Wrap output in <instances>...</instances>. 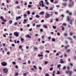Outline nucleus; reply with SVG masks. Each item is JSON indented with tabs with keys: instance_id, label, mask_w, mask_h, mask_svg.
<instances>
[{
	"instance_id": "obj_1",
	"label": "nucleus",
	"mask_w": 76,
	"mask_h": 76,
	"mask_svg": "<svg viewBox=\"0 0 76 76\" xmlns=\"http://www.w3.org/2000/svg\"><path fill=\"white\" fill-rule=\"evenodd\" d=\"M71 18V17L68 16L67 18V19L68 21H69V23L71 24V25H72L73 24V20H71V21L70 22V19Z\"/></svg>"
},
{
	"instance_id": "obj_2",
	"label": "nucleus",
	"mask_w": 76,
	"mask_h": 76,
	"mask_svg": "<svg viewBox=\"0 0 76 76\" xmlns=\"http://www.w3.org/2000/svg\"><path fill=\"white\" fill-rule=\"evenodd\" d=\"M50 14H48V13L47 12H46L45 14V18H50Z\"/></svg>"
},
{
	"instance_id": "obj_3",
	"label": "nucleus",
	"mask_w": 76,
	"mask_h": 76,
	"mask_svg": "<svg viewBox=\"0 0 76 76\" xmlns=\"http://www.w3.org/2000/svg\"><path fill=\"white\" fill-rule=\"evenodd\" d=\"M1 64L3 66H7V62L3 61L1 63Z\"/></svg>"
},
{
	"instance_id": "obj_4",
	"label": "nucleus",
	"mask_w": 76,
	"mask_h": 76,
	"mask_svg": "<svg viewBox=\"0 0 76 76\" xmlns=\"http://www.w3.org/2000/svg\"><path fill=\"white\" fill-rule=\"evenodd\" d=\"M67 73L68 74H69V76H71L72 75V72L71 71L68 70L67 71Z\"/></svg>"
},
{
	"instance_id": "obj_5",
	"label": "nucleus",
	"mask_w": 76,
	"mask_h": 76,
	"mask_svg": "<svg viewBox=\"0 0 76 76\" xmlns=\"http://www.w3.org/2000/svg\"><path fill=\"white\" fill-rule=\"evenodd\" d=\"M3 72L4 73H6L7 72V71H8V69H7V68H4L3 70Z\"/></svg>"
},
{
	"instance_id": "obj_6",
	"label": "nucleus",
	"mask_w": 76,
	"mask_h": 76,
	"mask_svg": "<svg viewBox=\"0 0 76 76\" xmlns=\"http://www.w3.org/2000/svg\"><path fill=\"white\" fill-rule=\"evenodd\" d=\"M34 49L35 51H36V52H38V50H39L38 48H37V47H35L34 48Z\"/></svg>"
},
{
	"instance_id": "obj_7",
	"label": "nucleus",
	"mask_w": 76,
	"mask_h": 76,
	"mask_svg": "<svg viewBox=\"0 0 76 76\" xmlns=\"http://www.w3.org/2000/svg\"><path fill=\"white\" fill-rule=\"evenodd\" d=\"M14 34L15 36V37H19V34H18V33H17V32H15Z\"/></svg>"
},
{
	"instance_id": "obj_8",
	"label": "nucleus",
	"mask_w": 76,
	"mask_h": 76,
	"mask_svg": "<svg viewBox=\"0 0 76 76\" xmlns=\"http://www.w3.org/2000/svg\"><path fill=\"white\" fill-rule=\"evenodd\" d=\"M67 14H68V15H69L70 16H72V13L70 12L69 10L67 11Z\"/></svg>"
},
{
	"instance_id": "obj_9",
	"label": "nucleus",
	"mask_w": 76,
	"mask_h": 76,
	"mask_svg": "<svg viewBox=\"0 0 76 76\" xmlns=\"http://www.w3.org/2000/svg\"><path fill=\"white\" fill-rule=\"evenodd\" d=\"M45 13L44 12L42 11L41 12H40L39 15H42L44 14Z\"/></svg>"
},
{
	"instance_id": "obj_10",
	"label": "nucleus",
	"mask_w": 76,
	"mask_h": 76,
	"mask_svg": "<svg viewBox=\"0 0 76 76\" xmlns=\"http://www.w3.org/2000/svg\"><path fill=\"white\" fill-rule=\"evenodd\" d=\"M69 1L70 2V3H72V4H74V2H73V0H69Z\"/></svg>"
},
{
	"instance_id": "obj_11",
	"label": "nucleus",
	"mask_w": 76,
	"mask_h": 76,
	"mask_svg": "<svg viewBox=\"0 0 76 76\" xmlns=\"http://www.w3.org/2000/svg\"><path fill=\"white\" fill-rule=\"evenodd\" d=\"M18 19H21V17L20 16H18V17H16V20H18Z\"/></svg>"
},
{
	"instance_id": "obj_12",
	"label": "nucleus",
	"mask_w": 76,
	"mask_h": 76,
	"mask_svg": "<svg viewBox=\"0 0 76 76\" xmlns=\"http://www.w3.org/2000/svg\"><path fill=\"white\" fill-rule=\"evenodd\" d=\"M20 41H21L22 42H24V41H25V39H23V38H22L20 39Z\"/></svg>"
},
{
	"instance_id": "obj_13",
	"label": "nucleus",
	"mask_w": 76,
	"mask_h": 76,
	"mask_svg": "<svg viewBox=\"0 0 76 76\" xmlns=\"http://www.w3.org/2000/svg\"><path fill=\"white\" fill-rule=\"evenodd\" d=\"M26 37L28 38H31V37L29 35V34H27L26 35Z\"/></svg>"
},
{
	"instance_id": "obj_14",
	"label": "nucleus",
	"mask_w": 76,
	"mask_h": 76,
	"mask_svg": "<svg viewBox=\"0 0 76 76\" xmlns=\"http://www.w3.org/2000/svg\"><path fill=\"white\" fill-rule=\"evenodd\" d=\"M61 27L62 28H61V30H62V31H64V30L65 29V28L63 26H61Z\"/></svg>"
},
{
	"instance_id": "obj_15",
	"label": "nucleus",
	"mask_w": 76,
	"mask_h": 76,
	"mask_svg": "<svg viewBox=\"0 0 76 76\" xmlns=\"http://www.w3.org/2000/svg\"><path fill=\"white\" fill-rule=\"evenodd\" d=\"M52 41L53 42H55L56 41V39L55 38H53L52 39Z\"/></svg>"
},
{
	"instance_id": "obj_16",
	"label": "nucleus",
	"mask_w": 76,
	"mask_h": 76,
	"mask_svg": "<svg viewBox=\"0 0 76 76\" xmlns=\"http://www.w3.org/2000/svg\"><path fill=\"white\" fill-rule=\"evenodd\" d=\"M72 5L70 4H69L68 5V7H72Z\"/></svg>"
},
{
	"instance_id": "obj_17",
	"label": "nucleus",
	"mask_w": 76,
	"mask_h": 76,
	"mask_svg": "<svg viewBox=\"0 0 76 76\" xmlns=\"http://www.w3.org/2000/svg\"><path fill=\"white\" fill-rule=\"evenodd\" d=\"M26 22H27V20L25 19L24 20L23 23H26Z\"/></svg>"
},
{
	"instance_id": "obj_18",
	"label": "nucleus",
	"mask_w": 76,
	"mask_h": 76,
	"mask_svg": "<svg viewBox=\"0 0 76 76\" xmlns=\"http://www.w3.org/2000/svg\"><path fill=\"white\" fill-rule=\"evenodd\" d=\"M12 20H10L9 21V24H10V25H11V24H12Z\"/></svg>"
},
{
	"instance_id": "obj_19",
	"label": "nucleus",
	"mask_w": 76,
	"mask_h": 76,
	"mask_svg": "<svg viewBox=\"0 0 76 76\" xmlns=\"http://www.w3.org/2000/svg\"><path fill=\"white\" fill-rule=\"evenodd\" d=\"M67 38L69 40H72L73 39L72 38L70 37H68Z\"/></svg>"
},
{
	"instance_id": "obj_20",
	"label": "nucleus",
	"mask_w": 76,
	"mask_h": 76,
	"mask_svg": "<svg viewBox=\"0 0 76 76\" xmlns=\"http://www.w3.org/2000/svg\"><path fill=\"white\" fill-rule=\"evenodd\" d=\"M35 17H36V18H39V15H36L35 16Z\"/></svg>"
},
{
	"instance_id": "obj_21",
	"label": "nucleus",
	"mask_w": 76,
	"mask_h": 76,
	"mask_svg": "<svg viewBox=\"0 0 76 76\" xmlns=\"http://www.w3.org/2000/svg\"><path fill=\"white\" fill-rule=\"evenodd\" d=\"M28 6L29 8H31L32 7V5H28Z\"/></svg>"
},
{
	"instance_id": "obj_22",
	"label": "nucleus",
	"mask_w": 76,
	"mask_h": 76,
	"mask_svg": "<svg viewBox=\"0 0 76 76\" xmlns=\"http://www.w3.org/2000/svg\"><path fill=\"white\" fill-rule=\"evenodd\" d=\"M38 56L39 57H43V55H41L40 54H39L38 55Z\"/></svg>"
},
{
	"instance_id": "obj_23",
	"label": "nucleus",
	"mask_w": 76,
	"mask_h": 76,
	"mask_svg": "<svg viewBox=\"0 0 76 76\" xmlns=\"http://www.w3.org/2000/svg\"><path fill=\"white\" fill-rule=\"evenodd\" d=\"M60 63L62 64H63V63H64V62L63 61H61L60 62Z\"/></svg>"
},
{
	"instance_id": "obj_24",
	"label": "nucleus",
	"mask_w": 76,
	"mask_h": 76,
	"mask_svg": "<svg viewBox=\"0 0 76 76\" xmlns=\"http://www.w3.org/2000/svg\"><path fill=\"white\" fill-rule=\"evenodd\" d=\"M43 26L44 27H45V28H48V27H47L46 25L45 26V25H44Z\"/></svg>"
},
{
	"instance_id": "obj_25",
	"label": "nucleus",
	"mask_w": 76,
	"mask_h": 76,
	"mask_svg": "<svg viewBox=\"0 0 76 76\" xmlns=\"http://www.w3.org/2000/svg\"><path fill=\"white\" fill-rule=\"evenodd\" d=\"M61 67V65L59 64L57 65L58 68H59V67Z\"/></svg>"
},
{
	"instance_id": "obj_26",
	"label": "nucleus",
	"mask_w": 76,
	"mask_h": 76,
	"mask_svg": "<svg viewBox=\"0 0 76 76\" xmlns=\"http://www.w3.org/2000/svg\"><path fill=\"white\" fill-rule=\"evenodd\" d=\"M53 70V67H51L50 69V71H52Z\"/></svg>"
},
{
	"instance_id": "obj_27",
	"label": "nucleus",
	"mask_w": 76,
	"mask_h": 76,
	"mask_svg": "<svg viewBox=\"0 0 76 76\" xmlns=\"http://www.w3.org/2000/svg\"><path fill=\"white\" fill-rule=\"evenodd\" d=\"M73 33L72 32H71L70 34H69L71 36L72 35H73Z\"/></svg>"
},
{
	"instance_id": "obj_28",
	"label": "nucleus",
	"mask_w": 76,
	"mask_h": 76,
	"mask_svg": "<svg viewBox=\"0 0 76 76\" xmlns=\"http://www.w3.org/2000/svg\"><path fill=\"white\" fill-rule=\"evenodd\" d=\"M53 29H56V28H57V27L55 26H53Z\"/></svg>"
},
{
	"instance_id": "obj_29",
	"label": "nucleus",
	"mask_w": 76,
	"mask_h": 76,
	"mask_svg": "<svg viewBox=\"0 0 76 76\" xmlns=\"http://www.w3.org/2000/svg\"><path fill=\"white\" fill-rule=\"evenodd\" d=\"M22 46L21 45H20L19 46V48H20V49H22Z\"/></svg>"
},
{
	"instance_id": "obj_30",
	"label": "nucleus",
	"mask_w": 76,
	"mask_h": 76,
	"mask_svg": "<svg viewBox=\"0 0 76 76\" xmlns=\"http://www.w3.org/2000/svg\"><path fill=\"white\" fill-rule=\"evenodd\" d=\"M3 20V21H4V22H6V21H7V20H4V18H3V20Z\"/></svg>"
},
{
	"instance_id": "obj_31",
	"label": "nucleus",
	"mask_w": 76,
	"mask_h": 76,
	"mask_svg": "<svg viewBox=\"0 0 76 76\" xmlns=\"http://www.w3.org/2000/svg\"><path fill=\"white\" fill-rule=\"evenodd\" d=\"M39 21L38 20H36L35 21V22L36 23H38Z\"/></svg>"
},
{
	"instance_id": "obj_32",
	"label": "nucleus",
	"mask_w": 76,
	"mask_h": 76,
	"mask_svg": "<svg viewBox=\"0 0 76 76\" xmlns=\"http://www.w3.org/2000/svg\"><path fill=\"white\" fill-rule=\"evenodd\" d=\"M17 24H18V23H17V22H15L14 23V25H15V26H16V25H17Z\"/></svg>"
},
{
	"instance_id": "obj_33",
	"label": "nucleus",
	"mask_w": 76,
	"mask_h": 76,
	"mask_svg": "<svg viewBox=\"0 0 76 76\" xmlns=\"http://www.w3.org/2000/svg\"><path fill=\"white\" fill-rule=\"evenodd\" d=\"M37 27H39L40 26H41V24L39 25H36Z\"/></svg>"
},
{
	"instance_id": "obj_34",
	"label": "nucleus",
	"mask_w": 76,
	"mask_h": 76,
	"mask_svg": "<svg viewBox=\"0 0 76 76\" xmlns=\"http://www.w3.org/2000/svg\"><path fill=\"white\" fill-rule=\"evenodd\" d=\"M27 13L28 15H30V11H28Z\"/></svg>"
},
{
	"instance_id": "obj_35",
	"label": "nucleus",
	"mask_w": 76,
	"mask_h": 76,
	"mask_svg": "<svg viewBox=\"0 0 76 76\" xmlns=\"http://www.w3.org/2000/svg\"><path fill=\"white\" fill-rule=\"evenodd\" d=\"M23 16H24V17H27V15L26 14H24L23 15Z\"/></svg>"
},
{
	"instance_id": "obj_36",
	"label": "nucleus",
	"mask_w": 76,
	"mask_h": 76,
	"mask_svg": "<svg viewBox=\"0 0 76 76\" xmlns=\"http://www.w3.org/2000/svg\"><path fill=\"white\" fill-rule=\"evenodd\" d=\"M53 10V7H51L50 8V10Z\"/></svg>"
},
{
	"instance_id": "obj_37",
	"label": "nucleus",
	"mask_w": 76,
	"mask_h": 76,
	"mask_svg": "<svg viewBox=\"0 0 76 76\" xmlns=\"http://www.w3.org/2000/svg\"><path fill=\"white\" fill-rule=\"evenodd\" d=\"M45 76H49V74L48 73H47L45 74Z\"/></svg>"
},
{
	"instance_id": "obj_38",
	"label": "nucleus",
	"mask_w": 76,
	"mask_h": 76,
	"mask_svg": "<svg viewBox=\"0 0 76 76\" xmlns=\"http://www.w3.org/2000/svg\"><path fill=\"white\" fill-rule=\"evenodd\" d=\"M58 1H56L54 2V4H57V3H58Z\"/></svg>"
},
{
	"instance_id": "obj_39",
	"label": "nucleus",
	"mask_w": 76,
	"mask_h": 76,
	"mask_svg": "<svg viewBox=\"0 0 76 76\" xmlns=\"http://www.w3.org/2000/svg\"><path fill=\"white\" fill-rule=\"evenodd\" d=\"M12 63L13 64H14V65H15V64H16V62H12Z\"/></svg>"
},
{
	"instance_id": "obj_40",
	"label": "nucleus",
	"mask_w": 76,
	"mask_h": 76,
	"mask_svg": "<svg viewBox=\"0 0 76 76\" xmlns=\"http://www.w3.org/2000/svg\"><path fill=\"white\" fill-rule=\"evenodd\" d=\"M46 53H50V51L49 50H46Z\"/></svg>"
},
{
	"instance_id": "obj_41",
	"label": "nucleus",
	"mask_w": 76,
	"mask_h": 76,
	"mask_svg": "<svg viewBox=\"0 0 76 76\" xmlns=\"http://www.w3.org/2000/svg\"><path fill=\"white\" fill-rule=\"evenodd\" d=\"M0 18L1 20H2L3 19V16H1Z\"/></svg>"
},
{
	"instance_id": "obj_42",
	"label": "nucleus",
	"mask_w": 76,
	"mask_h": 76,
	"mask_svg": "<svg viewBox=\"0 0 76 76\" xmlns=\"http://www.w3.org/2000/svg\"><path fill=\"white\" fill-rule=\"evenodd\" d=\"M18 3H19V2H18V1H16L15 2V4H18Z\"/></svg>"
},
{
	"instance_id": "obj_43",
	"label": "nucleus",
	"mask_w": 76,
	"mask_h": 76,
	"mask_svg": "<svg viewBox=\"0 0 76 76\" xmlns=\"http://www.w3.org/2000/svg\"><path fill=\"white\" fill-rule=\"evenodd\" d=\"M5 51H7V49L6 48H5Z\"/></svg>"
},
{
	"instance_id": "obj_44",
	"label": "nucleus",
	"mask_w": 76,
	"mask_h": 76,
	"mask_svg": "<svg viewBox=\"0 0 76 76\" xmlns=\"http://www.w3.org/2000/svg\"><path fill=\"white\" fill-rule=\"evenodd\" d=\"M48 64V61H45V64Z\"/></svg>"
},
{
	"instance_id": "obj_45",
	"label": "nucleus",
	"mask_w": 76,
	"mask_h": 76,
	"mask_svg": "<svg viewBox=\"0 0 76 76\" xmlns=\"http://www.w3.org/2000/svg\"><path fill=\"white\" fill-rule=\"evenodd\" d=\"M51 37L50 36L48 37V39H49L50 40V39H51Z\"/></svg>"
},
{
	"instance_id": "obj_46",
	"label": "nucleus",
	"mask_w": 76,
	"mask_h": 76,
	"mask_svg": "<svg viewBox=\"0 0 76 76\" xmlns=\"http://www.w3.org/2000/svg\"><path fill=\"white\" fill-rule=\"evenodd\" d=\"M40 31H41V32H42V31H43V29L41 28L40 30Z\"/></svg>"
},
{
	"instance_id": "obj_47",
	"label": "nucleus",
	"mask_w": 76,
	"mask_h": 76,
	"mask_svg": "<svg viewBox=\"0 0 76 76\" xmlns=\"http://www.w3.org/2000/svg\"><path fill=\"white\" fill-rule=\"evenodd\" d=\"M70 66H73V64L71 63H70Z\"/></svg>"
},
{
	"instance_id": "obj_48",
	"label": "nucleus",
	"mask_w": 76,
	"mask_h": 76,
	"mask_svg": "<svg viewBox=\"0 0 76 76\" xmlns=\"http://www.w3.org/2000/svg\"><path fill=\"white\" fill-rule=\"evenodd\" d=\"M57 74L58 75V74H60V72H59V71H57Z\"/></svg>"
},
{
	"instance_id": "obj_49",
	"label": "nucleus",
	"mask_w": 76,
	"mask_h": 76,
	"mask_svg": "<svg viewBox=\"0 0 76 76\" xmlns=\"http://www.w3.org/2000/svg\"><path fill=\"white\" fill-rule=\"evenodd\" d=\"M35 13L34 12H33L32 13V15H35Z\"/></svg>"
},
{
	"instance_id": "obj_50",
	"label": "nucleus",
	"mask_w": 76,
	"mask_h": 76,
	"mask_svg": "<svg viewBox=\"0 0 76 76\" xmlns=\"http://www.w3.org/2000/svg\"><path fill=\"white\" fill-rule=\"evenodd\" d=\"M40 2L42 3V4H43L44 3V1H41Z\"/></svg>"
},
{
	"instance_id": "obj_51",
	"label": "nucleus",
	"mask_w": 76,
	"mask_h": 76,
	"mask_svg": "<svg viewBox=\"0 0 76 76\" xmlns=\"http://www.w3.org/2000/svg\"><path fill=\"white\" fill-rule=\"evenodd\" d=\"M63 25H64V26H66V23H63Z\"/></svg>"
},
{
	"instance_id": "obj_52",
	"label": "nucleus",
	"mask_w": 76,
	"mask_h": 76,
	"mask_svg": "<svg viewBox=\"0 0 76 76\" xmlns=\"http://www.w3.org/2000/svg\"><path fill=\"white\" fill-rule=\"evenodd\" d=\"M64 36H67V33H64Z\"/></svg>"
},
{
	"instance_id": "obj_53",
	"label": "nucleus",
	"mask_w": 76,
	"mask_h": 76,
	"mask_svg": "<svg viewBox=\"0 0 76 76\" xmlns=\"http://www.w3.org/2000/svg\"><path fill=\"white\" fill-rule=\"evenodd\" d=\"M57 35H58L59 36L60 35V33H57Z\"/></svg>"
},
{
	"instance_id": "obj_54",
	"label": "nucleus",
	"mask_w": 76,
	"mask_h": 76,
	"mask_svg": "<svg viewBox=\"0 0 76 76\" xmlns=\"http://www.w3.org/2000/svg\"><path fill=\"white\" fill-rule=\"evenodd\" d=\"M29 19L30 20H32V18L31 17Z\"/></svg>"
},
{
	"instance_id": "obj_55",
	"label": "nucleus",
	"mask_w": 76,
	"mask_h": 76,
	"mask_svg": "<svg viewBox=\"0 0 76 76\" xmlns=\"http://www.w3.org/2000/svg\"><path fill=\"white\" fill-rule=\"evenodd\" d=\"M44 37H45V36L43 35L42 37V39H44Z\"/></svg>"
},
{
	"instance_id": "obj_56",
	"label": "nucleus",
	"mask_w": 76,
	"mask_h": 76,
	"mask_svg": "<svg viewBox=\"0 0 76 76\" xmlns=\"http://www.w3.org/2000/svg\"><path fill=\"white\" fill-rule=\"evenodd\" d=\"M3 36L5 38H6V36L5 35H4V34H3Z\"/></svg>"
},
{
	"instance_id": "obj_57",
	"label": "nucleus",
	"mask_w": 76,
	"mask_h": 76,
	"mask_svg": "<svg viewBox=\"0 0 76 76\" xmlns=\"http://www.w3.org/2000/svg\"><path fill=\"white\" fill-rule=\"evenodd\" d=\"M66 67L65 66H64L63 68V69H66Z\"/></svg>"
},
{
	"instance_id": "obj_58",
	"label": "nucleus",
	"mask_w": 76,
	"mask_h": 76,
	"mask_svg": "<svg viewBox=\"0 0 76 76\" xmlns=\"http://www.w3.org/2000/svg\"><path fill=\"white\" fill-rule=\"evenodd\" d=\"M46 4H47L48 5L49 4V2H48L47 1L46 3Z\"/></svg>"
},
{
	"instance_id": "obj_59",
	"label": "nucleus",
	"mask_w": 76,
	"mask_h": 76,
	"mask_svg": "<svg viewBox=\"0 0 76 76\" xmlns=\"http://www.w3.org/2000/svg\"><path fill=\"white\" fill-rule=\"evenodd\" d=\"M56 20L57 21V22H58V18L56 19Z\"/></svg>"
},
{
	"instance_id": "obj_60",
	"label": "nucleus",
	"mask_w": 76,
	"mask_h": 76,
	"mask_svg": "<svg viewBox=\"0 0 76 76\" xmlns=\"http://www.w3.org/2000/svg\"><path fill=\"white\" fill-rule=\"evenodd\" d=\"M70 50L69 49L68 50H67V52H70Z\"/></svg>"
},
{
	"instance_id": "obj_61",
	"label": "nucleus",
	"mask_w": 76,
	"mask_h": 76,
	"mask_svg": "<svg viewBox=\"0 0 76 76\" xmlns=\"http://www.w3.org/2000/svg\"><path fill=\"white\" fill-rule=\"evenodd\" d=\"M44 22V20H42L41 21V22L42 23V22Z\"/></svg>"
},
{
	"instance_id": "obj_62",
	"label": "nucleus",
	"mask_w": 76,
	"mask_h": 76,
	"mask_svg": "<svg viewBox=\"0 0 76 76\" xmlns=\"http://www.w3.org/2000/svg\"><path fill=\"white\" fill-rule=\"evenodd\" d=\"M15 68H16V69H18V66L17 65H15Z\"/></svg>"
},
{
	"instance_id": "obj_63",
	"label": "nucleus",
	"mask_w": 76,
	"mask_h": 76,
	"mask_svg": "<svg viewBox=\"0 0 76 76\" xmlns=\"http://www.w3.org/2000/svg\"><path fill=\"white\" fill-rule=\"evenodd\" d=\"M73 38H76V36H74L73 37Z\"/></svg>"
},
{
	"instance_id": "obj_64",
	"label": "nucleus",
	"mask_w": 76,
	"mask_h": 76,
	"mask_svg": "<svg viewBox=\"0 0 76 76\" xmlns=\"http://www.w3.org/2000/svg\"><path fill=\"white\" fill-rule=\"evenodd\" d=\"M37 41H41V39H40L39 38L37 40Z\"/></svg>"
}]
</instances>
